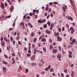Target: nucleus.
Here are the masks:
<instances>
[{
    "mask_svg": "<svg viewBox=\"0 0 77 77\" xmlns=\"http://www.w3.org/2000/svg\"><path fill=\"white\" fill-rule=\"evenodd\" d=\"M71 30V34H73V33L75 31L74 29L73 28V27H71L70 29V31Z\"/></svg>",
    "mask_w": 77,
    "mask_h": 77,
    "instance_id": "obj_1",
    "label": "nucleus"
},
{
    "mask_svg": "<svg viewBox=\"0 0 77 77\" xmlns=\"http://www.w3.org/2000/svg\"><path fill=\"white\" fill-rule=\"evenodd\" d=\"M62 40V38L61 37H60L59 36H58V37H57V41H61Z\"/></svg>",
    "mask_w": 77,
    "mask_h": 77,
    "instance_id": "obj_2",
    "label": "nucleus"
},
{
    "mask_svg": "<svg viewBox=\"0 0 77 77\" xmlns=\"http://www.w3.org/2000/svg\"><path fill=\"white\" fill-rule=\"evenodd\" d=\"M1 44L2 47H5V41H2L1 42Z\"/></svg>",
    "mask_w": 77,
    "mask_h": 77,
    "instance_id": "obj_3",
    "label": "nucleus"
},
{
    "mask_svg": "<svg viewBox=\"0 0 77 77\" xmlns=\"http://www.w3.org/2000/svg\"><path fill=\"white\" fill-rule=\"evenodd\" d=\"M3 70L4 72H6V71H7L6 67L5 66H3Z\"/></svg>",
    "mask_w": 77,
    "mask_h": 77,
    "instance_id": "obj_4",
    "label": "nucleus"
},
{
    "mask_svg": "<svg viewBox=\"0 0 77 77\" xmlns=\"http://www.w3.org/2000/svg\"><path fill=\"white\" fill-rule=\"evenodd\" d=\"M71 73H72L71 74V75L72 77H75V76H74V74L75 73V72H74L72 71Z\"/></svg>",
    "mask_w": 77,
    "mask_h": 77,
    "instance_id": "obj_5",
    "label": "nucleus"
},
{
    "mask_svg": "<svg viewBox=\"0 0 77 77\" xmlns=\"http://www.w3.org/2000/svg\"><path fill=\"white\" fill-rule=\"evenodd\" d=\"M53 51L54 53H57V50L56 49H53Z\"/></svg>",
    "mask_w": 77,
    "mask_h": 77,
    "instance_id": "obj_6",
    "label": "nucleus"
},
{
    "mask_svg": "<svg viewBox=\"0 0 77 77\" xmlns=\"http://www.w3.org/2000/svg\"><path fill=\"white\" fill-rule=\"evenodd\" d=\"M1 8L3 9H4L5 8V5H4V4L3 3H1Z\"/></svg>",
    "mask_w": 77,
    "mask_h": 77,
    "instance_id": "obj_7",
    "label": "nucleus"
},
{
    "mask_svg": "<svg viewBox=\"0 0 77 77\" xmlns=\"http://www.w3.org/2000/svg\"><path fill=\"white\" fill-rule=\"evenodd\" d=\"M31 65L32 66H36V65H37L36 64V63H32L31 64Z\"/></svg>",
    "mask_w": 77,
    "mask_h": 77,
    "instance_id": "obj_8",
    "label": "nucleus"
},
{
    "mask_svg": "<svg viewBox=\"0 0 77 77\" xmlns=\"http://www.w3.org/2000/svg\"><path fill=\"white\" fill-rule=\"evenodd\" d=\"M3 63L4 64H5V65H8V63L5 61H3Z\"/></svg>",
    "mask_w": 77,
    "mask_h": 77,
    "instance_id": "obj_9",
    "label": "nucleus"
},
{
    "mask_svg": "<svg viewBox=\"0 0 77 77\" xmlns=\"http://www.w3.org/2000/svg\"><path fill=\"white\" fill-rule=\"evenodd\" d=\"M38 23H42V20H38V21H37Z\"/></svg>",
    "mask_w": 77,
    "mask_h": 77,
    "instance_id": "obj_10",
    "label": "nucleus"
},
{
    "mask_svg": "<svg viewBox=\"0 0 77 77\" xmlns=\"http://www.w3.org/2000/svg\"><path fill=\"white\" fill-rule=\"evenodd\" d=\"M43 27L45 28H47V24H45L43 25Z\"/></svg>",
    "mask_w": 77,
    "mask_h": 77,
    "instance_id": "obj_11",
    "label": "nucleus"
},
{
    "mask_svg": "<svg viewBox=\"0 0 77 77\" xmlns=\"http://www.w3.org/2000/svg\"><path fill=\"white\" fill-rule=\"evenodd\" d=\"M57 58H61V55L59 54L57 56Z\"/></svg>",
    "mask_w": 77,
    "mask_h": 77,
    "instance_id": "obj_12",
    "label": "nucleus"
},
{
    "mask_svg": "<svg viewBox=\"0 0 77 77\" xmlns=\"http://www.w3.org/2000/svg\"><path fill=\"white\" fill-rule=\"evenodd\" d=\"M36 51H37V49L36 48H35L34 49V54H36Z\"/></svg>",
    "mask_w": 77,
    "mask_h": 77,
    "instance_id": "obj_13",
    "label": "nucleus"
},
{
    "mask_svg": "<svg viewBox=\"0 0 77 77\" xmlns=\"http://www.w3.org/2000/svg\"><path fill=\"white\" fill-rule=\"evenodd\" d=\"M47 24H48V26H50V25L51 24V22H48L47 23Z\"/></svg>",
    "mask_w": 77,
    "mask_h": 77,
    "instance_id": "obj_14",
    "label": "nucleus"
},
{
    "mask_svg": "<svg viewBox=\"0 0 77 77\" xmlns=\"http://www.w3.org/2000/svg\"><path fill=\"white\" fill-rule=\"evenodd\" d=\"M42 42H45L46 41V40H45V39L44 38H43L42 39Z\"/></svg>",
    "mask_w": 77,
    "mask_h": 77,
    "instance_id": "obj_15",
    "label": "nucleus"
},
{
    "mask_svg": "<svg viewBox=\"0 0 77 77\" xmlns=\"http://www.w3.org/2000/svg\"><path fill=\"white\" fill-rule=\"evenodd\" d=\"M76 41L75 39H73L72 40V42H73V43H75Z\"/></svg>",
    "mask_w": 77,
    "mask_h": 77,
    "instance_id": "obj_16",
    "label": "nucleus"
},
{
    "mask_svg": "<svg viewBox=\"0 0 77 77\" xmlns=\"http://www.w3.org/2000/svg\"><path fill=\"white\" fill-rule=\"evenodd\" d=\"M50 71L51 72H53L54 71V70H53V68H51V69L50 70Z\"/></svg>",
    "mask_w": 77,
    "mask_h": 77,
    "instance_id": "obj_17",
    "label": "nucleus"
},
{
    "mask_svg": "<svg viewBox=\"0 0 77 77\" xmlns=\"http://www.w3.org/2000/svg\"><path fill=\"white\" fill-rule=\"evenodd\" d=\"M10 11H12L13 10H14V7H13V6H11L10 9Z\"/></svg>",
    "mask_w": 77,
    "mask_h": 77,
    "instance_id": "obj_18",
    "label": "nucleus"
},
{
    "mask_svg": "<svg viewBox=\"0 0 77 77\" xmlns=\"http://www.w3.org/2000/svg\"><path fill=\"white\" fill-rule=\"evenodd\" d=\"M39 66H41V67H42L43 66V65L42 64H41V63H39L38 64Z\"/></svg>",
    "mask_w": 77,
    "mask_h": 77,
    "instance_id": "obj_19",
    "label": "nucleus"
},
{
    "mask_svg": "<svg viewBox=\"0 0 77 77\" xmlns=\"http://www.w3.org/2000/svg\"><path fill=\"white\" fill-rule=\"evenodd\" d=\"M62 9H63V11H64V12H65V11H66V10H65V9L66 8H65V7H63Z\"/></svg>",
    "mask_w": 77,
    "mask_h": 77,
    "instance_id": "obj_20",
    "label": "nucleus"
},
{
    "mask_svg": "<svg viewBox=\"0 0 77 77\" xmlns=\"http://www.w3.org/2000/svg\"><path fill=\"white\" fill-rule=\"evenodd\" d=\"M4 40L5 41H6V42H7L8 41V39H6V37H4Z\"/></svg>",
    "mask_w": 77,
    "mask_h": 77,
    "instance_id": "obj_21",
    "label": "nucleus"
},
{
    "mask_svg": "<svg viewBox=\"0 0 77 77\" xmlns=\"http://www.w3.org/2000/svg\"><path fill=\"white\" fill-rule=\"evenodd\" d=\"M20 25L21 26H23V25H24V23L23 22H21L20 23Z\"/></svg>",
    "mask_w": 77,
    "mask_h": 77,
    "instance_id": "obj_22",
    "label": "nucleus"
},
{
    "mask_svg": "<svg viewBox=\"0 0 77 77\" xmlns=\"http://www.w3.org/2000/svg\"><path fill=\"white\" fill-rule=\"evenodd\" d=\"M4 57L5 58H6L7 59H8V56H7V55L5 54L4 55Z\"/></svg>",
    "mask_w": 77,
    "mask_h": 77,
    "instance_id": "obj_23",
    "label": "nucleus"
},
{
    "mask_svg": "<svg viewBox=\"0 0 77 77\" xmlns=\"http://www.w3.org/2000/svg\"><path fill=\"white\" fill-rule=\"evenodd\" d=\"M69 54L70 55H72V52L70 51H69Z\"/></svg>",
    "mask_w": 77,
    "mask_h": 77,
    "instance_id": "obj_24",
    "label": "nucleus"
},
{
    "mask_svg": "<svg viewBox=\"0 0 77 77\" xmlns=\"http://www.w3.org/2000/svg\"><path fill=\"white\" fill-rule=\"evenodd\" d=\"M31 36L32 37L34 36V33L32 32L31 34Z\"/></svg>",
    "mask_w": 77,
    "mask_h": 77,
    "instance_id": "obj_25",
    "label": "nucleus"
},
{
    "mask_svg": "<svg viewBox=\"0 0 77 77\" xmlns=\"http://www.w3.org/2000/svg\"><path fill=\"white\" fill-rule=\"evenodd\" d=\"M27 56L28 57H30L31 55L29 54H27Z\"/></svg>",
    "mask_w": 77,
    "mask_h": 77,
    "instance_id": "obj_26",
    "label": "nucleus"
},
{
    "mask_svg": "<svg viewBox=\"0 0 77 77\" xmlns=\"http://www.w3.org/2000/svg\"><path fill=\"white\" fill-rule=\"evenodd\" d=\"M43 49L45 52H46V49L45 48H43Z\"/></svg>",
    "mask_w": 77,
    "mask_h": 77,
    "instance_id": "obj_27",
    "label": "nucleus"
},
{
    "mask_svg": "<svg viewBox=\"0 0 77 77\" xmlns=\"http://www.w3.org/2000/svg\"><path fill=\"white\" fill-rule=\"evenodd\" d=\"M7 49L8 50H9L10 49V46H9L8 47H7Z\"/></svg>",
    "mask_w": 77,
    "mask_h": 77,
    "instance_id": "obj_28",
    "label": "nucleus"
},
{
    "mask_svg": "<svg viewBox=\"0 0 77 77\" xmlns=\"http://www.w3.org/2000/svg\"><path fill=\"white\" fill-rule=\"evenodd\" d=\"M58 47H59V50L60 51H61V47H60V46H59Z\"/></svg>",
    "mask_w": 77,
    "mask_h": 77,
    "instance_id": "obj_29",
    "label": "nucleus"
},
{
    "mask_svg": "<svg viewBox=\"0 0 77 77\" xmlns=\"http://www.w3.org/2000/svg\"><path fill=\"white\" fill-rule=\"evenodd\" d=\"M51 27H54V24H53V23H51Z\"/></svg>",
    "mask_w": 77,
    "mask_h": 77,
    "instance_id": "obj_30",
    "label": "nucleus"
},
{
    "mask_svg": "<svg viewBox=\"0 0 77 77\" xmlns=\"http://www.w3.org/2000/svg\"><path fill=\"white\" fill-rule=\"evenodd\" d=\"M71 16H69V17L67 16V18L68 20H70V19L71 18Z\"/></svg>",
    "mask_w": 77,
    "mask_h": 77,
    "instance_id": "obj_31",
    "label": "nucleus"
},
{
    "mask_svg": "<svg viewBox=\"0 0 77 77\" xmlns=\"http://www.w3.org/2000/svg\"><path fill=\"white\" fill-rule=\"evenodd\" d=\"M51 8H50L48 10V12H51Z\"/></svg>",
    "mask_w": 77,
    "mask_h": 77,
    "instance_id": "obj_32",
    "label": "nucleus"
},
{
    "mask_svg": "<svg viewBox=\"0 0 77 77\" xmlns=\"http://www.w3.org/2000/svg\"><path fill=\"white\" fill-rule=\"evenodd\" d=\"M26 69V70L25 72V73H27V72H28L29 71V70L27 69Z\"/></svg>",
    "mask_w": 77,
    "mask_h": 77,
    "instance_id": "obj_33",
    "label": "nucleus"
},
{
    "mask_svg": "<svg viewBox=\"0 0 77 77\" xmlns=\"http://www.w3.org/2000/svg\"><path fill=\"white\" fill-rule=\"evenodd\" d=\"M34 42H36V38H35L34 39Z\"/></svg>",
    "mask_w": 77,
    "mask_h": 77,
    "instance_id": "obj_34",
    "label": "nucleus"
},
{
    "mask_svg": "<svg viewBox=\"0 0 77 77\" xmlns=\"http://www.w3.org/2000/svg\"><path fill=\"white\" fill-rule=\"evenodd\" d=\"M52 48H53V47H52V46L51 45H50V50H52Z\"/></svg>",
    "mask_w": 77,
    "mask_h": 77,
    "instance_id": "obj_35",
    "label": "nucleus"
},
{
    "mask_svg": "<svg viewBox=\"0 0 77 77\" xmlns=\"http://www.w3.org/2000/svg\"><path fill=\"white\" fill-rule=\"evenodd\" d=\"M48 9H49V8L48 7H46L45 8L46 11H48Z\"/></svg>",
    "mask_w": 77,
    "mask_h": 77,
    "instance_id": "obj_36",
    "label": "nucleus"
},
{
    "mask_svg": "<svg viewBox=\"0 0 77 77\" xmlns=\"http://www.w3.org/2000/svg\"><path fill=\"white\" fill-rule=\"evenodd\" d=\"M45 71H48V68H45Z\"/></svg>",
    "mask_w": 77,
    "mask_h": 77,
    "instance_id": "obj_37",
    "label": "nucleus"
},
{
    "mask_svg": "<svg viewBox=\"0 0 77 77\" xmlns=\"http://www.w3.org/2000/svg\"><path fill=\"white\" fill-rule=\"evenodd\" d=\"M64 72H65V73H66V72H67V69H65L64 70Z\"/></svg>",
    "mask_w": 77,
    "mask_h": 77,
    "instance_id": "obj_38",
    "label": "nucleus"
},
{
    "mask_svg": "<svg viewBox=\"0 0 77 77\" xmlns=\"http://www.w3.org/2000/svg\"><path fill=\"white\" fill-rule=\"evenodd\" d=\"M58 30L60 32H61V28H58Z\"/></svg>",
    "mask_w": 77,
    "mask_h": 77,
    "instance_id": "obj_39",
    "label": "nucleus"
},
{
    "mask_svg": "<svg viewBox=\"0 0 77 77\" xmlns=\"http://www.w3.org/2000/svg\"><path fill=\"white\" fill-rule=\"evenodd\" d=\"M46 21V20L45 19H43L42 22H43V23H45Z\"/></svg>",
    "mask_w": 77,
    "mask_h": 77,
    "instance_id": "obj_40",
    "label": "nucleus"
},
{
    "mask_svg": "<svg viewBox=\"0 0 77 77\" xmlns=\"http://www.w3.org/2000/svg\"><path fill=\"white\" fill-rule=\"evenodd\" d=\"M49 42H50V43H51L52 42V41H51V39H49Z\"/></svg>",
    "mask_w": 77,
    "mask_h": 77,
    "instance_id": "obj_41",
    "label": "nucleus"
},
{
    "mask_svg": "<svg viewBox=\"0 0 77 77\" xmlns=\"http://www.w3.org/2000/svg\"><path fill=\"white\" fill-rule=\"evenodd\" d=\"M30 17L29 16H28L26 17V18L29 20H30Z\"/></svg>",
    "mask_w": 77,
    "mask_h": 77,
    "instance_id": "obj_42",
    "label": "nucleus"
},
{
    "mask_svg": "<svg viewBox=\"0 0 77 77\" xmlns=\"http://www.w3.org/2000/svg\"><path fill=\"white\" fill-rule=\"evenodd\" d=\"M69 55V57H70V58H71L72 57V55Z\"/></svg>",
    "mask_w": 77,
    "mask_h": 77,
    "instance_id": "obj_43",
    "label": "nucleus"
},
{
    "mask_svg": "<svg viewBox=\"0 0 77 77\" xmlns=\"http://www.w3.org/2000/svg\"><path fill=\"white\" fill-rule=\"evenodd\" d=\"M14 29V28H10L9 29V30H10V31H11V30H13Z\"/></svg>",
    "mask_w": 77,
    "mask_h": 77,
    "instance_id": "obj_44",
    "label": "nucleus"
},
{
    "mask_svg": "<svg viewBox=\"0 0 77 77\" xmlns=\"http://www.w3.org/2000/svg\"><path fill=\"white\" fill-rule=\"evenodd\" d=\"M64 29H65V27H63L62 29V30L63 32V31H64Z\"/></svg>",
    "mask_w": 77,
    "mask_h": 77,
    "instance_id": "obj_45",
    "label": "nucleus"
},
{
    "mask_svg": "<svg viewBox=\"0 0 77 77\" xmlns=\"http://www.w3.org/2000/svg\"><path fill=\"white\" fill-rule=\"evenodd\" d=\"M41 62H42L43 64H44V61L43 60H41Z\"/></svg>",
    "mask_w": 77,
    "mask_h": 77,
    "instance_id": "obj_46",
    "label": "nucleus"
},
{
    "mask_svg": "<svg viewBox=\"0 0 77 77\" xmlns=\"http://www.w3.org/2000/svg\"><path fill=\"white\" fill-rule=\"evenodd\" d=\"M28 53H31V51L30 49L28 50Z\"/></svg>",
    "mask_w": 77,
    "mask_h": 77,
    "instance_id": "obj_47",
    "label": "nucleus"
},
{
    "mask_svg": "<svg viewBox=\"0 0 77 77\" xmlns=\"http://www.w3.org/2000/svg\"><path fill=\"white\" fill-rule=\"evenodd\" d=\"M66 26L67 28H68L69 27V25H68V24H66Z\"/></svg>",
    "mask_w": 77,
    "mask_h": 77,
    "instance_id": "obj_48",
    "label": "nucleus"
},
{
    "mask_svg": "<svg viewBox=\"0 0 77 77\" xmlns=\"http://www.w3.org/2000/svg\"><path fill=\"white\" fill-rule=\"evenodd\" d=\"M72 37H71L70 38V41H72Z\"/></svg>",
    "mask_w": 77,
    "mask_h": 77,
    "instance_id": "obj_49",
    "label": "nucleus"
},
{
    "mask_svg": "<svg viewBox=\"0 0 77 77\" xmlns=\"http://www.w3.org/2000/svg\"><path fill=\"white\" fill-rule=\"evenodd\" d=\"M53 27H52L51 26H50V30H52V29H53Z\"/></svg>",
    "mask_w": 77,
    "mask_h": 77,
    "instance_id": "obj_50",
    "label": "nucleus"
},
{
    "mask_svg": "<svg viewBox=\"0 0 77 77\" xmlns=\"http://www.w3.org/2000/svg\"><path fill=\"white\" fill-rule=\"evenodd\" d=\"M29 15L30 16H32V15H33V14L32 13H30L29 14Z\"/></svg>",
    "mask_w": 77,
    "mask_h": 77,
    "instance_id": "obj_51",
    "label": "nucleus"
},
{
    "mask_svg": "<svg viewBox=\"0 0 77 77\" xmlns=\"http://www.w3.org/2000/svg\"><path fill=\"white\" fill-rule=\"evenodd\" d=\"M48 69H50V68H51V66H50V65H49L48 67Z\"/></svg>",
    "mask_w": 77,
    "mask_h": 77,
    "instance_id": "obj_52",
    "label": "nucleus"
},
{
    "mask_svg": "<svg viewBox=\"0 0 77 77\" xmlns=\"http://www.w3.org/2000/svg\"><path fill=\"white\" fill-rule=\"evenodd\" d=\"M64 7L66 9H68V8H67V6L66 5H65Z\"/></svg>",
    "mask_w": 77,
    "mask_h": 77,
    "instance_id": "obj_53",
    "label": "nucleus"
},
{
    "mask_svg": "<svg viewBox=\"0 0 77 77\" xmlns=\"http://www.w3.org/2000/svg\"><path fill=\"white\" fill-rule=\"evenodd\" d=\"M50 17V14H48V15L47 16V18L48 19L49 18V17Z\"/></svg>",
    "mask_w": 77,
    "mask_h": 77,
    "instance_id": "obj_54",
    "label": "nucleus"
},
{
    "mask_svg": "<svg viewBox=\"0 0 77 77\" xmlns=\"http://www.w3.org/2000/svg\"><path fill=\"white\" fill-rule=\"evenodd\" d=\"M56 45V43L55 42H54L53 44V45Z\"/></svg>",
    "mask_w": 77,
    "mask_h": 77,
    "instance_id": "obj_55",
    "label": "nucleus"
},
{
    "mask_svg": "<svg viewBox=\"0 0 77 77\" xmlns=\"http://www.w3.org/2000/svg\"><path fill=\"white\" fill-rule=\"evenodd\" d=\"M13 38L12 37H11L10 38V39L11 40V41H13V40H12Z\"/></svg>",
    "mask_w": 77,
    "mask_h": 77,
    "instance_id": "obj_56",
    "label": "nucleus"
},
{
    "mask_svg": "<svg viewBox=\"0 0 77 77\" xmlns=\"http://www.w3.org/2000/svg\"><path fill=\"white\" fill-rule=\"evenodd\" d=\"M74 66V64H72L70 66V67H73Z\"/></svg>",
    "mask_w": 77,
    "mask_h": 77,
    "instance_id": "obj_57",
    "label": "nucleus"
},
{
    "mask_svg": "<svg viewBox=\"0 0 77 77\" xmlns=\"http://www.w3.org/2000/svg\"><path fill=\"white\" fill-rule=\"evenodd\" d=\"M3 40V37H1V41H2Z\"/></svg>",
    "mask_w": 77,
    "mask_h": 77,
    "instance_id": "obj_58",
    "label": "nucleus"
},
{
    "mask_svg": "<svg viewBox=\"0 0 77 77\" xmlns=\"http://www.w3.org/2000/svg\"><path fill=\"white\" fill-rule=\"evenodd\" d=\"M15 41H13V45H15Z\"/></svg>",
    "mask_w": 77,
    "mask_h": 77,
    "instance_id": "obj_59",
    "label": "nucleus"
},
{
    "mask_svg": "<svg viewBox=\"0 0 77 77\" xmlns=\"http://www.w3.org/2000/svg\"><path fill=\"white\" fill-rule=\"evenodd\" d=\"M18 43L19 45H21V43L20 41L18 42Z\"/></svg>",
    "mask_w": 77,
    "mask_h": 77,
    "instance_id": "obj_60",
    "label": "nucleus"
},
{
    "mask_svg": "<svg viewBox=\"0 0 77 77\" xmlns=\"http://www.w3.org/2000/svg\"><path fill=\"white\" fill-rule=\"evenodd\" d=\"M37 17H38V15H36L35 16V19H36V18H37Z\"/></svg>",
    "mask_w": 77,
    "mask_h": 77,
    "instance_id": "obj_61",
    "label": "nucleus"
},
{
    "mask_svg": "<svg viewBox=\"0 0 77 77\" xmlns=\"http://www.w3.org/2000/svg\"><path fill=\"white\" fill-rule=\"evenodd\" d=\"M45 32H46V33H48V30H46L45 31Z\"/></svg>",
    "mask_w": 77,
    "mask_h": 77,
    "instance_id": "obj_62",
    "label": "nucleus"
},
{
    "mask_svg": "<svg viewBox=\"0 0 77 77\" xmlns=\"http://www.w3.org/2000/svg\"><path fill=\"white\" fill-rule=\"evenodd\" d=\"M40 29V30H43V27H41Z\"/></svg>",
    "mask_w": 77,
    "mask_h": 77,
    "instance_id": "obj_63",
    "label": "nucleus"
},
{
    "mask_svg": "<svg viewBox=\"0 0 77 77\" xmlns=\"http://www.w3.org/2000/svg\"><path fill=\"white\" fill-rule=\"evenodd\" d=\"M47 13H45V16H47Z\"/></svg>",
    "mask_w": 77,
    "mask_h": 77,
    "instance_id": "obj_64",
    "label": "nucleus"
}]
</instances>
